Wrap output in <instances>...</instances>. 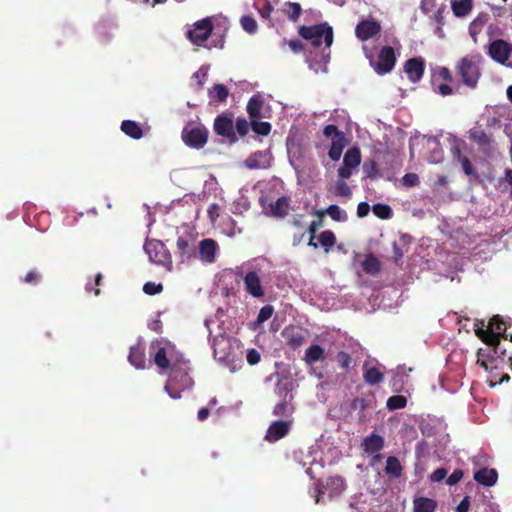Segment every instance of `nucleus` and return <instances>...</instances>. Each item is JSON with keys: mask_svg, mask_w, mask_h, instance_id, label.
Segmentation results:
<instances>
[{"mask_svg": "<svg viewBox=\"0 0 512 512\" xmlns=\"http://www.w3.org/2000/svg\"><path fill=\"white\" fill-rule=\"evenodd\" d=\"M299 35L309 41L314 48H319L323 42L325 44L319 55V60L317 59L318 55H316L315 59L311 58V54L307 56L309 67L317 71L320 63L326 65L330 57V46L333 43L332 27L327 22L311 26H301L299 28Z\"/></svg>", "mask_w": 512, "mask_h": 512, "instance_id": "obj_1", "label": "nucleus"}, {"mask_svg": "<svg viewBox=\"0 0 512 512\" xmlns=\"http://www.w3.org/2000/svg\"><path fill=\"white\" fill-rule=\"evenodd\" d=\"M212 347L214 358L226 365L232 372L242 366V355L237 340L220 334L213 339Z\"/></svg>", "mask_w": 512, "mask_h": 512, "instance_id": "obj_2", "label": "nucleus"}, {"mask_svg": "<svg viewBox=\"0 0 512 512\" xmlns=\"http://www.w3.org/2000/svg\"><path fill=\"white\" fill-rule=\"evenodd\" d=\"M150 350L154 354L155 364L160 369H171L185 359L176 346L165 338L152 341Z\"/></svg>", "mask_w": 512, "mask_h": 512, "instance_id": "obj_3", "label": "nucleus"}, {"mask_svg": "<svg viewBox=\"0 0 512 512\" xmlns=\"http://www.w3.org/2000/svg\"><path fill=\"white\" fill-rule=\"evenodd\" d=\"M189 364L186 359L170 369L168 381L164 386L165 392L172 399H179L181 392L189 389L193 385L192 378L189 376Z\"/></svg>", "mask_w": 512, "mask_h": 512, "instance_id": "obj_4", "label": "nucleus"}, {"mask_svg": "<svg viewBox=\"0 0 512 512\" xmlns=\"http://www.w3.org/2000/svg\"><path fill=\"white\" fill-rule=\"evenodd\" d=\"M481 55L478 53L467 55L458 62L457 74L462 83L469 88L474 89L477 86L480 78L479 64L481 62Z\"/></svg>", "mask_w": 512, "mask_h": 512, "instance_id": "obj_5", "label": "nucleus"}, {"mask_svg": "<svg viewBox=\"0 0 512 512\" xmlns=\"http://www.w3.org/2000/svg\"><path fill=\"white\" fill-rule=\"evenodd\" d=\"M365 56L369 59L370 65L378 75L389 73L395 66L396 56L394 49L390 46L383 47L378 54L377 59H373L370 51L363 46Z\"/></svg>", "mask_w": 512, "mask_h": 512, "instance_id": "obj_6", "label": "nucleus"}, {"mask_svg": "<svg viewBox=\"0 0 512 512\" xmlns=\"http://www.w3.org/2000/svg\"><path fill=\"white\" fill-rule=\"evenodd\" d=\"M143 248L152 263L165 266L169 271L172 269L171 254L163 242L146 239Z\"/></svg>", "mask_w": 512, "mask_h": 512, "instance_id": "obj_7", "label": "nucleus"}, {"mask_svg": "<svg viewBox=\"0 0 512 512\" xmlns=\"http://www.w3.org/2000/svg\"><path fill=\"white\" fill-rule=\"evenodd\" d=\"M345 480L340 476L329 477L323 487H316L311 491V495L315 497V503H324L325 495L329 499L339 496L345 490Z\"/></svg>", "mask_w": 512, "mask_h": 512, "instance_id": "obj_8", "label": "nucleus"}, {"mask_svg": "<svg viewBox=\"0 0 512 512\" xmlns=\"http://www.w3.org/2000/svg\"><path fill=\"white\" fill-rule=\"evenodd\" d=\"M197 243L196 238L188 233L180 235L177 238L176 255L179 257L181 263H188L196 259Z\"/></svg>", "mask_w": 512, "mask_h": 512, "instance_id": "obj_9", "label": "nucleus"}, {"mask_svg": "<svg viewBox=\"0 0 512 512\" xmlns=\"http://www.w3.org/2000/svg\"><path fill=\"white\" fill-rule=\"evenodd\" d=\"M512 45L497 39L488 46V55L496 62L512 68Z\"/></svg>", "mask_w": 512, "mask_h": 512, "instance_id": "obj_10", "label": "nucleus"}, {"mask_svg": "<svg viewBox=\"0 0 512 512\" xmlns=\"http://www.w3.org/2000/svg\"><path fill=\"white\" fill-rule=\"evenodd\" d=\"M219 254L220 247L214 239L205 238L197 243L196 259H199L203 264L215 263Z\"/></svg>", "mask_w": 512, "mask_h": 512, "instance_id": "obj_11", "label": "nucleus"}, {"mask_svg": "<svg viewBox=\"0 0 512 512\" xmlns=\"http://www.w3.org/2000/svg\"><path fill=\"white\" fill-rule=\"evenodd\" d=\"M213 30L212 22L209 18L197 21L194 28L187 32L188 39L197 46H206L205 42Z\"/></svg>", "mask_w": 512, "mask_h": 512, "instance_id": "obj_12", "label": "nucleus"}, {"mask_svg": "<svg viewBox=\"0 0 512 512\" xmlns=\"http://www.w3.org/2000/svg\"><path fill=\"white\" fill-rule=\"evenodd\" d=\"M362 350L358 343L352 344L350 345V351H339L335 355L334 360L340 369L348 371L353 366V363L361 357Z\"/></svg>", "mask_w": 512, "mask_h": 512, "instance_id": "obj_13", "label": "nucleus"}, {"mask_svg": "<svg viewBox=\"0 0 512 512\" xmlns=\"http://www.w3.org/2000/svg\"><path fill=\"white\" fill-rule=\"evenodd\" d=\"M182 139L186 145L199 149L203 147L208 140V131L204 127H194L190 130L184 129Z\"/></svg>", "mask_w": 512, "mask_h": 512, "instance_id": "obj_14", "label": "nucleus"}, {"mask_svg": "<svg viewBox=\"0 0 512 512\" xmlns=\"http://www.w3.org/2000/svg\"><path fill=\"white\" fill-rule=\"evenodd\" d=\"M273 156L269 150L252 153L245 161L244 166L248 169H267L271 166Z\"/></svg>", "mask_w": 512, "mask_h": 512, "instance_id": "obj_15", "label": "nucleus"}, {"mask_svg": "<svg viewBox=\"0 0 512 512\" xmlns=\"http://www.w3.org/2000/svg\"><path fill=\"white\" fill-rule=\"evenodd\" d=\"M381 32L380 24L375 20H363L355 28V34L361 41H366Z\"/></svg>", "mask_w": 512, "mask_h": 512, "instance_id": "obj_16", "label": "nucleus"}, {"mask_svg": "<svg viewBox=\"0 0 512 512\" xmlns=\"http://www.w3.org/2000/svg\"><path fill=\"white\" fill-rule=\"evenodd\" d=\"M290 427V421H274L268 427L265 439L269 442H276L288 434Z\"/></svg>", "mask_w": 512, "mask_h": 512, "instance_id": "obj_17", "label": "nucleus"}, {"mask_svg": "<svg viewBox=\"0 0 512 512\" xmlns=\"http://www.w3.org/2000/svg\"><path fill=\"white\" fill-rule=\"evenodd\" d=\"M328 357L326 348L319 344L310 345L304 354L303 360L307 365H314L317 362L325 361Z\"/></svg>", "mask_w": 512, "mask_h": 512, "instance_id": "obj_18", "label": "nucleus"}, {"mask_svg": "<svg viewBox=\"0 0 512 512\" xmlns=\"http://www.w3.org/2000/svg\"><path fill=\"white\" fill-rule=\"evenodd\" d=\"M244 284L246 291L255 298H260L264 295V290L261 285L259 275L255 271L248 272L244 277Z\"/></svg>", "mask_w": 512, "mask_h": 512, "instance_id": "obj_19", "label": "nucleus"}, {"mask_svg": "<svg viewBox=\"0 0 512 512\" xmlns=\"http://www.w3.org/2000/svg\"><path fill=\"white\" fill-rule=\"evenodd\" d=\"M404 71L413 82H418L424 73V62L419 58L409 59L404 66Z\"/></svg>", "mask_w": 512, "mask_h": 512, "instance_id": "obj_20", "label": "nucleus"}, {"mask_svg": "<svg viewBox=\"0 0 512 512\" xmlns=\"http://www.w3.org/2000/svg\"><path fill=\"white\" fill-rule=\"evenodd\" d=\"M426 147L430 154L428 156V162L432 164H438L442 162L444 158L443 150L440 147L439 140L434 136L424 137Z\"/></svg>", "mask_w": 512, "mask_h": 512, "instance_id": "obj_21", "label": "nucleus"}, {"mask_svg": "<svg viewBox=\"0 0 512 512\" xmlns=\"http://www.w3.org/2000/svg\"><path fill=\"white\" fill-rule=\"evenodd\" d=\"M128 361L132 366H134L137 369L145 368V347L140 341L136 345L130 347Z\"/></svg>", "mask_w": 512, "mask_h": 512, "instance_id": "obj_22", "label": "nucleus"}, {"mask_svg": "<svg viewBox=\"0 0 512 512\" xmlns=\"http://www.w3.org/2000/svg\"><path fill=\"white\" fill-rule=\"evenodd\" d=\"M412 371L411 368L406 369L405 366H398L390 381V387L393 392H402L405 390V385L408 381V372Z\"/></svg>", "mask_w": 512, "mask_h": 512, "instance_id": "obj_23", "label": "nucleus"}, {"mask_svg": "<svg viewBox=\"0 0 512 512\" xmlns=\"http://www.w3.org/2000/svg\"><path fill=\"white\" fill-rule=\"evenodd\" d=\"M214 131L216 134L231 139L234 137V127L231 119L225 116H218L214 121Z\"/></svg>", "mask_w": 512, "mask_h": 512, "instance_id": "obj_24", "label": "nucleus"}, {"mask_svg": "<svg viewBox=\"0 0 512 512\" xmlns=\"http://www.w3.org/2000/svg\"><path fill=\"white\" fill-rule=\"evenodd\" d=\"M488 329L491 332L490 344H496L499 336H503L504 338L508 337L506 334V324L499 318V316H494L490 319Z\"/></svg>", "mask_w": 512, "mask_h": 512, "instance_id": "obj_25", "label": "nucleus"}, {"mask_svg": "<svg viewBox=\"0 0 512 512\" xmlns=\"http://www.w3.org/2000/svg\"><path fill=\"white\" fill-rule=\"evenodd\" d=\"M498 479V473L495 469L482 468L475 472L474 480L487 487H491L496 484Z\"/></svg>", "mask_w": 512, "mask_h": 512, "instance_id": "obj_26", "label": "nucleus"}, {"mask_svg": "<svg viewBox=\"0 0 512 512\" xmlns=\"http://www.w3.org/2000/svg\"><path fill=\"white\" fill-rule=\"evenodd\" d=\"M362 445L366 453H378L384 447V438L376 433H371L364 438Z\"/></svg>", "mask_w": 512, "mask_h": 512, "instance_id": "obj_27", "label": "nucleus"}, {"mask_svg": "<svg viewBox=\"0 0 512 512\" xmlns=\"http://www.w3.org/2000/svg\"><path fill=\"white\" fill-rule=\"evenodd\" d=\"M363 379L371 386L381 383L384 379V373L378 367L368 366L367 363L363 365Z\"/></svg>", "mask_w": 512, "mask_h": 512, "instance_id": "obj_28", "label": "nucleus"}, {"mask_svg": "<svg viewBox=\"0 0 512 512\" xmlns=\"http://www.w3.org/2000/svg\"><path fill=\"white\" fill-rule=\"evenodd\" d=\"M437 506V501L432 498L419 496L413 499V512H435Z\"/></svg>", "mask_w": 512, "mask_h": 512, "instance_id": "obj_29", "label": "nucleus"}, {"mask_svg": "<svg viewBox=\"0 0 512 512\" xmlns=\"http://www.w3.org/2000/svg\"><path fill=\"white\" fill-rule=\"evenodd\" d=\"M410 242H411V237L408 235H401L399 240L394 241L393 251H394V259H395L396 263H398L402 259L404 254L408 252Z\"/></svg>", "mask_w": 512, "mask_h": 512, "instance_id": "obj_30", "label": "nucleus"}, {"mask_svg": "<svg viewBox=\"0 0 512 512\" xmlns=\"http://www.w3.org/2000/svg\"><path fill=\"white\" fill-rule=\"evenodd\" d=\"M290 206V199L286 196L279 197L274 203L270 204V213L273 216L283 217L287 215Z\"/></svg>", "mask_w": 512, "mask_h": 512, "instance_id": "obj_31", "label": "nucleus"}, {"mask_svg": "<svg viewBox=\"0 0 512 512\" xmlns=\"http://www.w3.org/2000/svg\"><path fill=\"white\" fill-rule=\"evenodd\" d=\"M121 130L124 134L136 140L143 136L142 128L137 122L133 120L122 121Z\"/></svg>", "mask_w": 512, "mask_h": 512, "instance_id": "obj_32", "label": "nucleus"}, {"mask_svg": "<svg viewBox=\"0 0 512 512\" xmlns=\"http://www.w3.org/2000/svg\"><path fill=\"white\" fill-rule=\"evenodd\" d=\"M263 98L261 95L252 96L247 104V112L251 119L261 118V109L263 106Z\"/></svg>", "mask_w": 512, "mask_h": 512, "instance_id": "obj_33", "label": "nucleus"}, {"mask_svg": "<svg viewBox=\"0 0 512 512\" xmlns=\"http://www.w3.org/2000/svg\"><path fill=\"white\" fill-rule=\"evenodd\" d=\"M361 267L367 274L375 276L381 270V263L377 257H375L372 254H369L362 261Z\"/></svg>", "mask_w": 512, "mask_h": 512, "instance_id": "obj_34", "label": "nucleus"}, {"mask_svg": "<svg viewBox=\"0 0 512 512\" xmlns=\"http://www.w3.org/2000/svg\"><path fill=\"white\" fill-rule=\"evenodd\" d=\"M452 11L457 17H464L472 10V0H452Z\"/></svg>", "mask_w": 512, "mask_h": 512, "instance_id": "obj_35", "label": "nucleus"}, {"mask_svg": "<svg viewBox=\"0 0 512 512\" xmlns=\"http://www.w3.org/2000/svg\"><path fill=\"white\" fill-rule=\"evenodd\" d=\"M385 473L393 478H399L402 474V465L398 458L389 456L386 460Z\"/></svg>", "mask_w": 512, "mask_h": 512, "instance_id": "obj_36", "label": "nucleus"}, {"mask_svg": "<svg viewBox=\"0 0 512 512\" xmlns=\"http://www.w3.org/2000/svg\"><path fill=\"white\" fill-rule=\"evenodd\" d=\"M487 21L488 14L481 13L469 25V34L473 38L474 42L477 41V35L481 32Z\"/></svg>", "mask_w": 512, "mask_h": 512, "instance_id": "obj_37", "label": "nucleus"}, {"mask_svg": "<svg viewBox=\"0 0 512 512\" xmlns=\"http://www.w3.org/2000/svg\"><path fill=\"white\" fill-rule=\"evenodd\" d=\"M228 95L229 91L223 84H215L208 90V96L211 101L224 102Z\"/></svg>", "mask_w": 512, "mask_h": 512, "instance_id": "obj_38", "label": "nucleus"}, {"mask_svg": "<svg viewBox=\"0 0 512 512\" xmlns=\"http://www.w3.org/2000/svg\"><path fill=\"white\" fill-rule=\"evenodd\" d=\"M360 163H361L360 150L356 147L348 149L344 155L343 164L355 169L360 165Z\"/></svg>", "mask_w": 512, "mask_h": 512, "instance_id": "obj_39", "label": "nucleus"}, {"mask_svg": "<svg viewBox=\"0 0 512 512\" xmlns=\"http://www.w3.org/2000/svg\"><path fill=\"white\" fill-rule=\"evenodd\" d=\"M319 244L324 249L326 253H328L331 248L336 244V237L334 232L331 230H325L320 233L318 237Z\"/></svg>", "mask_w": 512, "mask_h": 512, "instance_id": "obj_40", "label": "nucleus"}, {"mask_svg": "<svg viewBox=\"0 0 512 512\" xmlns=\"http://www.w3.org/2000/svg\"><path fill=\"white\" fill-rule=\"evenodd\" d=\"M470 139L480 147H488L490 145V137L482 129H471L469 131Z\"/></svg>", "mask_w": 512, "mask_h": 512, "instance_id": "obj_41", "label": "nucleus"}, {"mask_svg": "<svg viewBox=\"0 0 512 512\" xmlns=\"http://www.w3.org/2000/svg\"><path fill=\"white\" fill-rule=\"evenodd\" d=\"M287 345L293 349L301 347L305 342V336L300 331H289L285 333Z\"/></svg>", "mask_w": 512, "mask_h": 512, "instance_id": "obj_42", "label": "nucleus"}, {"mask_svg": "<svg viewBox=\"0 0 512 512\" xmlns=\"http://www.w3.org/2000/svg\"><path fill=\"white\" fill-rule=\"evenodd\" d=\"M442 427V423L436 419H427L421 422L420 430L425 436H432L437 433V429Z\"/></svg>", "mask_w": 512, "mask_h": 512, "instance_id": "obj_43", "label": "nucleus"}, {"mask_svg": "<svg viewBox=\"0 0 512 512\" xmlns=\"http://www.w3.org/2000/svg\"><path fill=\"white\" fill-rule=\"evenodd\" d=\"M325 213L336 222H346L348 220L346 211L336 204H331L328 206L325 210Z\"/></svg>", "mask_w": 512, "mask_h": 512, "instance_id": "obj_44", "label": "nucleus"}, {"mask_svg": "<svg viewBox=\"0 0 512 512\" xmlns=\"http://www.w3.org/2000/svg\"><path fill=\"white\" fill-rule=\"evenodd\" d=\"M250 208V202L246 196L240 194V196L235 199L231 206V212L234 214H242Z\"/></svg>", "mask_w": 512, "mask_h": 512, "instance_id": "obj_45", "label": "nucleus"}, {"mask_svg": "<svg viewBox=\"0 0 512 512\" xmlns=\"http://www.w3.org/2000/svg\"><path fill=\"white\" fill-rule=\"evenodd\" d=\"M283 11L291 21L295 22L300 16L301 6L297 2H286Z\"/></svg>", "mask_w": 512, "mask_h": 512, "instance_id": "obj_46", "label": "nucleus"}, {"mask_svg": "<svg viewBox=\"0 0 512 512\" xmlns=\"http://www.w3.org/2000/svg\"><path fill=\"white\" fill-rule=\"evenodd\" d=\"M407 399L402 395H394L387 399L386 407L390 411L402 409L406 406Z\"/></svg>", "mask_w": 512, "mask_h": 512, "instance_id": "obj_47", "label": "nucleus"}, {"mask_svg": "<svg viewBox=\"0 0 512 512\" xmlns=\"http://www.w3.org/2000/svg\"><path fill=\"white\" fill-rule=\"evenodd\" d=\"M344 148V140L333 139L328 155L331 160L337 161L340 159L342 150Z\"/></svg>", "mask_w": 512, "mask_h": 512, "instance_id": "obj_48", "label": "nucleus"}, {"mask_svg": "<svg viewBox=\"0 0 512 512\" xmlns=\"http://www.w3.org/2000/svg\"><path fill=\"white\" fill-rule=\"evenodd\" d=\"M373 213L381 219H390L392 217V209L387 204L377 203L372 207Z\"/></svg>", "mask_w": 512, "mask_h": 512, "instance_id": "obj_49", "label": "nucleus"}, {"mask_svg": "<svg viewBox=\"0 0 512 512\" xmlns=\"http://www.w3.org/2000/svg\"><path fill=\"white\" fill-rule=\"evenodd\" d=\"M251 127L252 130L262 136H267L271 131V124L265 121H256V119H251Z\"/></svg>", "mask_w": 512, "mask_h": 512, "instance_id": "obj_50", "label": "nucleus"}, {"mask_svg": "<svg viewBox=\"0 0 512 512\" xmlns=\"http://www.w3.org/2000/svg\"><path fill=\"white\" fill-rule=\"evenodd\" d=\"M334 193L341 197H351L352 191L348 184L343 180H338L335 184Z\"/></svg>", "mask_w": 512, "mask_h": 512, "instance_id": "obj_51", "label": "nucleus"}, {"mask_svg": "<svg viewBox=\"0 0 512 512\" xmlns=\"http://www.w3.org/2000/svg\"><path fill=\"white\" fill-rule=\"evenodd\" d=\"M241 25L242 28L249 34L256 33L258 28L256 20L251 16H243L241 18Z\"/></svg>", "mask_w": 512, "mask_h": 512, "instance_id": "obj_52", "label": "nucleus"}, {"mask_svg": "<svg viewBox=\"0 0 512 512\" xmlns=\"http://www.w3.org/2000/svg\"><path fill=\"white\" fill-rule=\"evenodd\" d=\"M209 66L202 65L194 74L193 78L197 81L199 88H202L208 78Z\"/></svg>", "mask_w": 512, "mask_h": 512, "instance_id": "obj_53", "label": "nucleus"}, {"mask_svg": "<svg viewBox=\"0 0 512 512\" xmlns=\"http://www.w3.org/2000/svg\"><path fill=\"white\" fill-rule=\"evenodd\" d=\"M420 183L419 176L416 173H406L402 177V184L405 187L411 188L418 186Z\"/></svg>", "mask_w": 512, "mask_h": 512, "instance_id": "obj_54", "label": "nucleus"}, {"mask_svg": "<svg viewBox=\"0 0 512 512\" xmlns=\"http://www.w3.org/2000/svg\"><path fill=\"white\" fill-rule=\"evenodd\" d=\"M163 289L162 284L155 282H147L143 286V292L147 295L159 294Z\"/></svg>", "mask_w": 512, "mask_h": 512, "instance_id": "obj_55", "label": "nucleus"}, {"mask_svg": "<svg viewBox=\"0 0 512 512\" xmlns=\"http://www.w3.org/2000/svg\"><path fill=\"white\" fill-rule=\"evenodd\" d=\"M291 412V407L286 401L278 403L273 410L275 416H286Z\"/></svg>", "mask_w": 512, "mask_h": 512, "instance_id": "obj_56", "label": "nucleus"}, {"mask_svg": "<svg viewBox=\"0 0 512 512\" xmlns=\"http://www.w3.org/2000/svg\"><path fill=\"white\" fill-rule=\"evenodd\" d=\"M323 133L327 137L335 136L336 137L335 139L344 140L343 134L341 132H339L337 126H335L333 124L326 125L324 127Z\"/></svg>", "mask_w": 512, "mask_h": 512, "instance_id": "obj_57", "label": "nucleus"}, {"mask_svg": "<svg viewBox=\"0 0 512 512\" xmlns=\"http://www.w3.org/2000/svg\"><path fill=\"white\" fill-rule=\"evenodd\" d=\"M445 9V6L442 5L440 8L437 9V11L434 14V20L438 24V27L436 29L437 34L442 37V28L441 26L444 24V17H443V10Z\"/></svg>", "mask_w": 512, "mask_h": 512, "instance_id": "obj_58", "label": "nucleus"}, {"mask_svg": "<svg viewBox=\"0 0 512 512\" xmlns=\"http://www.w3.org/2000/svg\"><path fill=\"white\" fill-rule=\"evenodd\" d=\"M272 314H273L272 306H269V305L264 306L260 309V311L258 313L257 321L259 323L265 322L272 316Z\"/></svg>", "mask_w": 512, "mask_h": 512, "instance_id": "obj_59", "label": "nucleus"}, {"mask_svg": "<svg viewBox=\"0 0 512 512\" xmlns=\"http://www.w3.org/2000/svg\"><path fill=\"white\" fill-rule=\"evenodd\" d=\"M460 164L462 166V170L463 172L468 175V176H471L474 174V168H473V165L472 163L470 162V160L467 158V157H462L460 158Z\"/></svg>", "mask_w": 512, "mask_h": 512, "instance_id": "obj_60", "label": "nucleus"}, {"mask_svg": "<svg viewBox=\"0 0 512 512\" xmlns=\"http://www.w3.org/2000/svg\"><path fill=\"white\" fill-rule=\"evenodd\" d=\"M446 476L447 470L445 468H438L430 475V480L432 482H441Z\"/></svg>", "mask_w": 512, "mask_h": 512, "instance_id": "obj_61", "label": "nucleus"}, {"mask_svg": "<svg viewBox=\"0 0 512 512\" xmlns=\"http://www.w3.org/2000/svg\"><path fill=\"white\" fill-rule=\"evenodd\" d=\"M463 477V472L462 470H454L447 478V484L452 486V485H455L457 484Z\"/></svg>", "mask_w": 512, "mask_h": 512, "instance_id": "obj_62", "label": "nucleus"}, {"mask_svg": "<svg viewBox=\"0 0 512 512\" xmlns=\"http://www.w3.org/2000/svg\"><path fill=\"white\" fill-rule=\"evenodd\" d=\"M363 171L368 178H374L376 176V164L371 162H365L363 165Z\"/></svg>", "mask_w": 512, "mask_h": 512, "instance_id": "obj_63", "label": "nucleus"}, {"mask_svg": "<svg viewBox=\"0 0 512 512\" xmlns=\"http://www.w3.org/2000/svg\"><path fill=\"white\" fill-rule=\"evenodd\" d=\"M436 7V0H421L420 8L423 13L428 14Z\"/></svg>", "mask_w": 512, "mask_h": 512, "instance_id": "obj_64", "label": "nucleus"}]
</instances>
